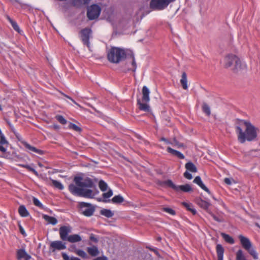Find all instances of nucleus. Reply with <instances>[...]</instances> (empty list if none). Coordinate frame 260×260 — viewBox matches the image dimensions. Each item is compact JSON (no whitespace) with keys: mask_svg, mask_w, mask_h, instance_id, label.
I'll return each mask as SVG.
<instances>
[{"mask_svg":"<svg viewBox=\"0 0 260 260\" xmlns=\"http://www.w3.org/2000/svg\"><path fill=\"white\" fill-rule=\"evenodd\" d=\"M203 111L208 116L211 114V111L209 106L206 103H204L202 106Z\"/></svg>","mask_w":260,"mask_h":260,"instance_id":"obj_36","label":"nucleus"},{"mask_svg":"<svg viewBox=\"0 0 260 260\" xmlns=\"http://www.w3.org/2000/svg\"><path fill=\"white\" fill-rule=\"evenodd\" d=\"M221 236L223 238V239L225 240V242H226L228 243L233 244L234 243L235 241L234 239L229 235L222 233H221Z\"/></svg>","mask_w":260,"mask_h":260,"instance_id":"obj_27","label":"nucleus"},{"mask_svg":"<svg viewBox=\"0 0 260 260\" xmlns=\"http://www.w3.org/2000/svg\"><path fill=\"white\" fill-rule=\"evenodd\" d=\"M211 216L212 217L213 219L219 222H220L222 221V220L220 219L218 216H216L215 215L213 214H211Z\"/></svg>","mask_w":260,"mask_h":260,"instance_id":"obj_51","label":"nucleus"},{"mask_svg":"<svg viewBox=\"0 0 260 260\" xmlns=\"http://www.w3.org/2000/svg\"><path fill=\"white\" fill-rule=\"evenodd\" d=\"M24 147L28 150L29 152H35L39 155H42L44 154L43 150L37 149L36 147L31 146L28 143L25 142L23 143Z\"/></svg>","mask_w":260,"mask_h":260,"instance_id":"obj_14","label":"nucleus"},{"mask_svg":"<svg viewBox=\"0 0 260 260\" xmlns=\"http://www.w3.org/2000/svg\"><path fill=\"white\" fill-rule=\"evenodd\" d=\"M99 257L100 258L99 260H108L107 257H106L105 256H100Z\"/></svg>","mask_w":260,"mask_h":260,"instance_id":"obj_57","label":"nucleus"},{"mask_svg":"<svg viewBox=\"0 0 260 260\" xmlns=\"http://www.w3.org/2000/svg\"><path fill=\"white\" fill-rule=\"evenodd\" d=\"M7 147L6 145L0 144V151L5 153L6 152Z\"/></svg>","mask_w":260,"mask_h":260,"instance_id":"obj_52","label":"nucleus"},{"mask_svg":"<svg viewBox=\"0 0 260 260\" xmlns=\"http://www.w3.org/2000/svg\"><path fill=\"white\" fill-rule=\"evenodd\" d=\"M224 182L228 185H231L232 184L230 179L228 178H224Z\"/></svg>","mask_w":260,"mask_h":260,"instance_id":"obj_54","label":"nucleus"},{"mask_svg":"<svg viewBox=\"0 0 260 260\" xmlns=\"http://www.w3.org/2000/svg\"><path fill=\"white\" fill-rule=\"evenodd\" d=\"M52 185L57 189L62 190L63 189V185L58 181L51 180Z\"/></svg>","mask_w":260,"mask_h":260,"instance_id":"obj_35","label":"nucleus"},{"mask_svg":"<svg viewBox=\"0 0 260 260\" xmlns=\"http://www.w3.org/2000/svg\"><path fill=\"white\" fill-rule=\"evenodd\" d=\"M62 257L64 260H81L79 258L75 256L69 257L66 253H62Z\"/></svg>","mask_w":260,"mask_h":260,"instance_id":"obj_41","label":"nucleus"},{"mask_svg":"<svg viewBox=\"0 0 260 260\" xmlns=\"http://www.w3.org/2000/svg\"><path fill=\"white\" fill-rule=\"evenodd\" d=\"M181 204L188 211L192 213L193 215L196 214L197 211L196 209L193 208V205L191 204L186 202H182Z\"/></svg>","mask_w":260,"mask_h":260,"instance_id":"obj_26","label":"nucleus"},{"mask_svg":"<svg viewBox=\"0 0 260 260\" xmlns=\"http://www.w3.org/2000/svg\"><path fill=\"white\" fill-rule=\"evenodd\" d=\"M198 205L204 209H207L210 205L208 202L203 200H200L198 201Z\"/></svg>","mask_w":260,"mask_h":260,"instance_id":"obj_33","label":"nucleus"},{"mask_svg":"<svg viewBox=\"0 0 260 260\" xmlns=\"http://www.w3.org/2000/svg\"><path fill=\"white\" fill-rule=\"evenodd\" d=\"M2 108L1 105H0V111H2Z\"/></svg>","mask_w":260,"mask_h":260,"instance_id":"obj_60","label":"nucleus"},{"mask_svg":"<svg viewBox=\"0 0 260 260\" xmlns=\"http://www.w3.org/2000/svg\"><path fill=\"white\" fill-rule=\"evenodd\" d=\"M87 251L88 254L92 256H96L99 254V251L98 247L95 246H93L87 248Z\"/></svg>","mask_w":260,"mask_h":260,"instance_id":"obj_22","label":"nucleus"},{"mask_svg":"<svg viewBox=\"0 0 260 260\" xmlns=\"http://www.w3.org/2000/svg\"><path fill=\"white\" fill-rule=\"evenodd\" d=\"M17 256L18 259L24 258L25 260H29L30 258V256L23 249H19L17 251Z\"/></svg>","mask_w":260,"mask_h":260,"instance_id":"obj_15","label":"nucleus"},{"mask_svg":"<svg viewBox=\"0 0 260 260\" xmlns=\"http://www.w3.org/2000/svg\"><path fill=\"white\" fill-rule=\"evenodd\" d=\"M19 166L22 168L27 169L29 171L31 172L36 176L38 175V173L36 170L28 165H19Z\"/></svg>","mask_w":260,"mask_h":260,"instance_id":"obj_38","label":"nucleus"},{"mask_svg":"<svg viewBox=\"0 0 260 260\" xmlns=\"http://www.w3.org/2000/svg\"><path fill=\"white\" fill-rule=\"evenodd\" d=\"M43 218L48 223L51 224L52 225H55L57 223V219L52 216H50L47 215H44Z\"/></svg>","mask_w":260,"mask_h":260,"instance_id":"obj_25","label":"nucleus"},{"mask_svg":"<svg viewBox=\"0 0 260 260\" xmlns=\"http://www.w3.org/2000/svg\"><path fill=\"white\" fill-rule=\"evenodd\" d=\"M185 169L187 171L192 173H196L197 172V168L196 166L192 162H188L185 165Z\"/></svg>","mask_w":260,"mask_h":260,"instance_id":"obj_24","label":"nucleus"},{"mask_svg":"<svg viewBox=\"0 0 260 260\" xmlns=\"http://www.w3.org/2000/svg\"><path fill=\"white\" fill-rule=\"evenodd\" d=\"M137 104L140 110L145 112H149L150 111V106L146 103H142L140 100L138 99L137 100Z\"/></svg>","mask_w":260,"mask_h":260,"instance_id":"obj_23","label":"nucleus"},{"mask_svg":"<svg viewBox=\"0 0 260 260\" xmlns=\"http://www.w3.org/2000/svg\"><path fill=\"white\" fill-rule=\"evenodd\" d=\"M69 128L70 129H72L74 131L77 132H81L82 129L80 127H79L78 125H76L74 123H70L69 125Z\"/></svg>","mask_w":260,"mask_h":260,"instance_id":"obj_39","label":"nucleus"},{"mask_svg":"<svg viewBox=\"0 0 260 260\" xmlns=\"http://www.w3.org/2000/svg\"><path fill=\"white\" fill-rule=\"evenodd\" d=\"M162 184L164 185L174 189L176 191L181 190L183 192H188L192 191L191 187L188 184L182 185H176L171 180H166L163 182Z\"/></svg>","mask_w":260,"mask_h":260,"instance_id":"obj_5","label":"nucleus"},{"mask_svg":"<svg viewBox=\"0 0 260 260\" xmlns=\"http://www.w3.org/2000/svg\"><path fill=\"white\" fill-rule=\"evenodd\" d=\"M111 201L114 204H120L124 201V199L121 196L117 195L112 199Z\"/></svg>","mask_w":260,"mask_h":260,"instance_id":"obj_31","label":"nucleus"},{"mask_svg":"<svg viewBox=\"0 0 260 260\" xmlns=\"http://www.w3.org/2000/svg\"><path fill=\"white\" fill-rule=\"evenodd\" d=\"M167 151L168 153H170L172 155L175 156L180 159H184L185 158L184 155L181 152L173 149L170 147H168L167 148Z\"/></svg>","mask_w":260,"mask_h":260,"instance_id":"obj_17","label":"nucleus"},{"mask_svg":"<svg viewBox=\"0 0 260 260\" xmlns=\"http://www.w3.org/2000/svg\"><path fill=\"white\" fill-rule=\"evenodd\" d=\"M184 177L187 179H189V180H190L192 178V175L189 173L188 171H185L184 173Z\"/></svg>","mask_w":260,"mask_h":260,"instance_id":"obj_47","label":"nucleus"},{"mask_svg":"<svg viewBox=\"0 0 260 260\" xmlns=\"http://www.w3.org/2000/svg\"><path fill=\"white\" fill-rule=\"evenodd\" d=\"M74 252L77 255L83 258H86L87 257V253L83 250L80 249H76L74 250Z\"/></svg>","mask_w":260,"mask_h":260,"instance_id":"obj_30","label":"nucleus"},{"mask_svg":"<svg viewBox=\"0 0 260 260\" xmlns=\"http://www.w3.org/2000/svg\"><path fill=\"white\" fill-rule=\"evenodd\" d=\"M18 211L21 217H26L29 215L28 211L24 205H20L18 208Z\"/></svg>","mask_w":260,"mask_h":260,"instance_id":"obj_21","label":"nucleus"},{"mask_svg":"<svg viewBox=\"0 0 260 260\" xmlns=\"http://www.w3.org/2000/svg\"><path fill=\"white\" fill-rule=\"evenodd\" d=\"M236 260H247L242 249H239L236 252Z\"/></svg>","mask_w":260,"mask_h":260,"instance_id":"obj_28","label":"nucleus"},{"mask_svg":"<svg viewBox=\"0 0 260 260\" xmlns=\"http://www.w3.org/2000/svg\"><path fill=\"white\" fill-rule=\"evenodd\" d=\"M180 83L183 89L186 90L188 88L187 75L185 72H183L180 79Z\"/></svg>","mask_w":260,"mask_h":260,"instance_id":"obj_19","label":"nucleus"},{"mask_svg":"<svg viewBox=\"0 0 260 260\" xmlns=\"http://www.w3.org/2000/svg\"><path fill=\"white\" fill-rule=\"evenodd\" d=\"M246 250L248 251V252L249 253V254L252 256V257L254 259H258V253H257L256 250L254 249V248L252 247V246L251 247V248H249V249H248Z\"/></svg>","mask_w":260,"mask_h":260,"instance_id":"obj_32","label":"nucleus"},{"mask_svg":"<svg viewBox=\"0 0 260 260\" xmlns=\"http://www.w3.org/2000/svg\"><path fill=\"white\" fill-rule=\"evenodd\" d=\"M18 227H19V231L20 232V233L24 236V237H25L26 236V234L25 232V230L24 229H23V228L22 227V226L19 223L18 224Z\"/></svg>","mask_w":260,"mask_h":260,"instance_id":"obj_46","label":"nucleus"},{"mask_svg":"<svg viewBox=\"0 0 260 260\" xmlns=\"http://www.w3.org/2000/svg\"><path fill=\"white\" fill-rule=\"evenodd\" d=\"M55 118L61 124L64 125L67 123V120L62 115H57Z\"/></svg>","mask_w":260,"mask_h":260,"instance_id":"obj_37","label":"nucleus"},{"mask_svg":"<svg viewBox=\"0 0 260 260\" xmlns=\"http://www.w3.org/2000/svg\"><path fill=\"white\" fill-rule=\"evenodd\" d=\"M89 239L91 241L94 242V243H98V238L96 237V236L93 234H91L90 236V237H89Z\"/></svg>","mask_w":260,"mask_h":260,"instance_id":"obj_49","label":"nucleus"},{"mask_svg":"<svg viewBox=\"0 0 260 260\" xmlns=\"http://www.w3.org/2000/svg\"><path fill=\"white\" fill-rule=\"evenodd\" d=\"M174 143H175L176 145H178V143L176 139H174Z\"/></svg>","mask_w":260,"mask_h":260,"instance_id":"obj_58","label":"nucleus"},{"mask_svg":"<svg viewBox=\"0 0 260 260\" xmlns=\"http://www.w3.org/2000/svg\"><path fill=\"white\" fill-rule=\"evenodd\" d=\"M160 140L165 142L167 144H173V143L171 142L170 141H169L168 139L163 137L161 138Z\"/></svg>","mask_w":260,"mask_h":260,"instance_id":"obj_53","label":"nucleus"},{"mask_svg":"<svg viewBox=\"0 0 260 260\" xmlns=\"http://www.w3.org/2000/svg\"><path fill=\"white\" fill-rule=\"evenodd\" d=\"M99 186L101 190L102 191H105L108 188V185L107 183L102 180L99 181Z\"/></svg>","mask_w":260,"mask_h":260,"instance_id":"obj_34","label":"nucleus"},{"mask_svg":"<svg viewBox=\"0 0 260 260\" xmlns=\"http://www.w3.org/2000/svg\"><path fill=\"white\" fill-rule=\"evenodd\" d=\"M235 129L238 141L241 144L257 140L259 128L248 120H241Z\"/></svg>","mask_w":260,"mask_h":260,"instance_id":"obj_2","label":"nucleus"},{"mask_svg":"<svg viewBox=\"0 0 260 260\" xmlns=\"http://www.w3.org/2000/svg\"><path fill=\"white\" fill-rule=\"evenodd\" d=\"M149 94L150 91L148 87L144 86L142 88V101L143 102L148 103L150 101Z\"/></svg>","mask_w":260,"mask_h":260,"instance_id":"obj_16","label":"nucleus"},{"mask_svg":"<svg viewBox=\"0 0 260 260\" xmlns=\"http://www.w3.org/2000/svg\"><path fill=\"white\" fill-rule=\"evenodd\" d=\"M74 182L75 183L69 185V190L74 196L92 199L99 193L93 180L90 178L76 176Z\"/></svg>","mask_w":260,"mask_h":260,"instance_id":"obj_1","label":"nucleus"},{"mask_svg":"<svg viewBox=\"0 0 260 260\" xmlns=\"http://www.w3.org/2000/svg\"><path fill=\"white\" fill-rule=\"evenodd\" d=\"M50 248L52 252L56 250H64L66 249V243L61 241H54L50 243Z\"/></svg>","mask_w":260,"mask_h":260,"instance_id":"obj_11","label":"nucleus"},{"mask_svg":"<svg viewBox=\"0 0 260 260\" xmlns=\"http://www.w3.org/2000/svg\"><path fill=\"white\" fill-rule=\"evenodd\" d=\"M32 201H33L34 204L35 206L39 207H42V204H41V203L40 202V201L37 198H36L35 197H33Z\"/></svg>","mask_w":260,"mask_h":260,"instance_id":"obj_43","label":"nucleus"},{"mask_svg":"<svg viewBox=\"0 0 260 260\" xmlns=\"http://www.w3.org/2000/svg\"><path fill=\"white\" fill-rule=\"evenodd\" d=\"M92 31L90 28H85L80 31V39L84 45L90 48L89 39Z\"/></svg>","mask_w":260,"mask_h":260,"instance_id":"obj_8","label":"nucleus"},{"mask_svg":"<svg viewBox=\"0 0 260 260\" xmlns=\"http://www.w3.org/2000/svg\"><path fill=\"white\" fill-rule=\"evenodd\" d=\"M80 2L83 3L84 4H86L89 3L90 0H79Z\"/></svg>","mask_w":260,"mask_h":260,"instance_id":"obj_55","label":"nucleus"},{"mask_svg":"<svg viewBox=\"0 0 260 260\" xmlns=\"http://www.w3.org/2000/svg\"><path fill=\"white\" fill-rule=\"evenodd\" d=\"M101 11V8L98 5H91L88 9L87 13V17L89 20H94L99 16Z\"/></svg>","mask_w":260,"mask_h":260,"instance_id":"obj_7","label":"nucleus"},{"mask_svg":"<svg viewBox=\"0 0 260 260\" xmlns=\"http://www.w3.org/2000/svg\"><path fill=\"white\" fill-rule=\"evenodd\" d=\"M82 214L86 216H91L95 210L93 206L89 203L81 202L79 203Z\"/></svg>","mask_w":260,"mask_h":260,"instance_id":"obj_9","label":"nucleus"},{"mask_svg":"<svg viewBox=\"0 0 260 260\" xmlns=\"http://www.w3.org/2000/svg\"><path fill=\"white\" fill-rule=\"evenodd\" d=\"M162 211L165 212H167L168 214L172 215H175L176 214L175 211L174 210H173L172 209L170 208H167V207L163 208Z\"/></svg>","mask_w":260,"mask_h":260,"instance_id":"obj_42","label":"nucleus"},{"mask_svg":"<svg viewBox=\"0 0 260 260\" xmlns=\"http://www.w3.org/2000/svg\"><path fill=\"white\" fill-rule=\"evenodd\" d=\"M52 127H53L54 129H58L59 128V126L57 124H53L52 125Z\"/></svg>","mask_w":260,"mask_h":260,"instance_id":"obj_56","label":"nucleus"},{"mask_svg":"<svg viewBox=\"0 0 260 260\" xmlns=\"http://www.w3.org/2000/svg\"><path fill=\"white\" fill-rule=\"evenodd\" d=\"M222 64L223 67L226 69L233 67L232 70L235 72L241 69V60L238 56L232 53L225 56L222 61Z\"/></svg>","mask_w":260,"mask_h":260,"instance_id":"obj_3","label":"nucleus"},{"mask_svg":"<svg viewBox=\"0 0 260 260\" xmlns=\"http://www.w3.org/2000/svg\"><path fill=\"white\" fill-rule=\"evenodd\" d=\"M113 195V191L112 189H109L107 192L103 193L102 194V198H99L97 199L98 202H101L104 203H108L110 201L109 199Z\"/></svg>","mask_w":260,"mask_h":260,"instance_id":"obj_13","label":"nucleus"},{"mask_svg":"<svg viewBox=\"0 0 260 260\" xmlns=\"http://www.w3.org/2000/svg\"><path fill=\"white\" fill-rule=\"evenodd\" d=\"M72 231V228L70 226H61L59 229V234L60 239L62 241H67L69 238V234Z\"/></svg>","mask_w":260,"mask_h":260,"instance_id":"obj_10","label":"nucleus"},{"mask_svg":"<svg viewBox=\"0 0 260 260\" xmlns=\"http://www.w3.org/2000/svg\"><path fill=\"white\" fill-rule=\"evenodd\" d=\"M256 225L257 226H259V225L258 224V223H256Z\"/></svg>","mask_w":260,"mask_h":260,"instance_id":"obj_61","label":"nucleus"},{"mask_svg":"<svg viewBox=\"0 0 260 260\" xmlns=\"http://www.w3.org/2000/svg\"><path fill=\"white\" fill-rule=\"evenodd\" d=\"M161 238L160 237H158V238H157V240H158V241H160V240H161Z\"/></svg>","mask_w":260,"mask_h":260,"instance_id":"obj_59","label":"nucleus"},{"mask_svg":"<svg viewBox=\"0 0 260 260\" xmlns=\"http://www.w3.org/2000/svg\"><path fill=\"white\" fill-rule=\"evenodd\" d=\"M8 19H9L10 22L11 23L14 29L17 31H19V27L18 25L17 22L16 21L13 20L12 19H11L10 17H8Z\"/></svg>","mask_w":260,"mask_h":260,"instance_id":"obj_40","label":"nucleus"},{"mask_svg":"<svg viewBox=\"0 0 260 260\" xmlns=\"http://www.w3.org/2000/svg\"><path fill=\"white\" fill-rule=\"evenodd\" d=\"M126 57V52L123 49L113 47L107 53L108 60L112 63H118Z\"/></svg>","mask_w":260,"mask_h":260,"instance_id":"obj_4","label":"nucleus"},{"mask_svg":"<svg viewBox=\"0 0 260 260\" xmlns=\"http://www.w3.org/2000/svg\"><path fill=\"white\" fill-rule=\"evenodd\" d=\"M100 213L101 215H104L108 218L111 217L114 215V214L110 210L107 209H103L101 210L100 211Z\"/></svg>","mask_w":260,"mask_h":260,"instance_id":"obj_29","label":"nucleus"},{"mask_svg":"<svg viewBox=\"0 0 260 260\" xmlns=\"http://www.w3.org/2000/svg\"><path fill=\"white\" fill-rule=\"evenodd\" d=\"M193 182L199 185L201 182H202V181L200 176H197L194 179Z\"/></svg>","mask_w":260,"mask_h":260,"instance_id":"obj_48","label":"nucleus"},{"mask_svg":"<svg viewBox=\"0 0 260 260\" xmlns=\"http://www.w3.org/2000/svg\"><path fill=\"white\" fill-rule=\"evenodd\" d=\"M175 0H151L150 7L154 10H162Z\"/></svg>","mask_w":260,"mask_h":260,"instance_id":"obj_6","label":"nucleus"},{"mask_svg":"<svg viewBox=\"0 0 260 260\" xmlns=\"http://www.w3.org/2000/svg\"><path fill=\"white\" fill-rule=\"evenodd\" d=\"M241 244L244 249L246 250L251 248L252 246L251 243L249 239L244 236L240 235L238 236Z\"/></svg>","mask_w":260,"mask_h":260,"instance_id":"obj_12","label":"nucleus"},{"mask_svg":"<svg viewBox=\"0 0 260 260\" xmlns=\"http://www.w3.org/2000/svg\"><path fill=\"white\" fill-rule=\"evenodd\" d=\"M62 94L64 96H65L66 98H68V99H69V100H70L71 101H72V102H73L75 105H77V106H79V105L77 103H76V102H75V101H74V100H73L71 97H70V96H68V95H66V94H64V93H62Z\"/></svg>","mask_w":260,"mask_h":260,"instance_id":"obj_50","label":"nucleus"},{"mask_svg":"<svg viewBox=\"0 0 260 260\" xmlns=\"http://www.w3.org/2000/svg\"><path fill=\"white\" fill-rule=\"evenodd\" d=\"M132 66L133 68H131L130 70H132L133 72H135L137 68V64L134 56H133L132 57Z\"/></svg>","mask_w":260,"mask_h":260,"instance_id":"obj_44","label":"nucleus"},{"mask_svg":"<svg viewBox=\"0 0 260 260\" xmlns=\"http://www.w3.org/2000/svg\"><path fill=\"white\" fill-rule=\"evenodd\" d=\"M199 186L204 191L207 192L208 193L210 194V191L209 190V189L205 185V184L202 182H201Z\"/></svg>","mask_w":260,"mask_h":260,"instance_id":"obj_45","label":"nucleus"},{"mask_svg":"<svg viewBox=\"0 0 260 260\" xmlns=\"http://www.w3.org/2000/svg\"><path fill=\"white\" fill-rule=\"evenodd\" d=\"M217 260H223L224 248L221 244H217L216 247Z\"/></svg>","mask_w":260,"mask_h":260,"instance_id":"obj_18","label":"nucleus"},{"mask_svg":"<svg viewBox=\"0 0 260 260\" xmlns=\"http://www.w3.org/2000/svg\"><path fill=\"white\" fill-rule=\"evenodd\" d=\"M82 238L78 234H73L69 236L67 241L70 243H76L81 241Z\"/></svg>","mask_w":260,"mask_h":260,"instance_id":"obj_20","label":"nucleus"}]
</instances>
